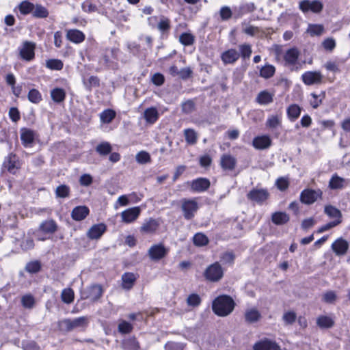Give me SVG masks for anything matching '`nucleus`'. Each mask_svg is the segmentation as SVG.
Segmentation results:
<instances>
[{
  "instance_id": "obj_37",
  "label": "nucleus",
  "mask_w": 350,
  "mask_h": 350,
  "mask_svg": "<svg viewBox=\"0 0 350 350\" xmlns=\"http://www.w3.org/2000/svg\"><path fill=\"white\" fill-rule=\"evenodd\" d=\"M282 115L276 114L269 116L266 121V126L271 129H275L281 124Z\"/></svg>"
},
{
  "instance_id": "obj_28",
  "label": "nucleus",
  "mask_w": 350,
  "mask_h": 350,
  "mask_svg": "<svg viewBox=\"0 0 350 350\" xmlns=\"http://www.w3.org/2000/svg\"><path fill=\"white\" fill-rule=\"evenodd\" d=\"M39 230L45 234H53L57 230V224L53 219H47L40 224Z\"/></svg>"
},
{
  "instance_id": "obj_53",
  "label": "nucleus",
  "mask_w": 350,
  "mask_h": 350,
  "mask_svg": "<svg viewBox=\"0 0 350 350\" xmlns=\"http://www.w3.org/2000/svg\"><path fill=\"white\" fill-rule=\"evenodd\" d=\"M85 88L91 90L92 88H96L100 85V80L96 76H91L87 81H83Z\"/></svg>"
},
{
  "instance_id": "obj_20",
  "label": "nucleus",
  "mask_w": 350,
  "mask_h": 350,
  "mask_svg": "<svg viewBox=\"0 0 350 350\" xmlns=\"http://www.w3.org/2000/svg\"><path fill=\"white\" fill-rule=\"evenodd\" d=\"M262 317L260 311L254 307L247 308L244 312L245 321L249 323H254Z\"/></svg>"
},
{
  "instance_id": "obj_29",
  "label": "nucleus",
  "mask_w": 350,
  "mask_h": 350,
  "mask_svg": "<svg viewBox=\"0 0 350 350\" xmlns=\"http://www.w3.org/2000/svg\"><path fill=\"white\" fill-rule=\"evenodd\" d=\"M316 323L321 329H329L334 325V319L331 316L320 315Z\"/></svg>"
},
{
  "instance_id": "obj_52",
  "label": "nucleus",
  "mask_w": 350,
  "mask_h": 350,
  "mask_svg": "<svg viewBox=\"0 0 350 350\" xmlns=\"http://www.w3.org/2000/svg\"><path fill=\"white\" fill-rule=\"evenodd\" d=\"M28 99L31 103L38 104L42 100V95L36 89H31L28 93Z\"/></svg>"
},
{
  "instance_id": "obj_2",
  "label": "nucleus",
  "mask_w": 350,
  "mask_h": 350,
  "mask_svg": "<svg viewBox=\"0 0 350 350\" xmlns=\"http://www.w3.org/2000/svg\"><path fill=\"white\" fill-rule=\"evenodd\" d=\"M119 50L116 48L107 49L104 51L102 57L99 59V65L100 68H117V57Z\"/></svg>"
},
{
  "instance_id": "obj_11",
  "label": "nucleus",
  "mask_w": 350,
  "mask_h": 350,
  "mask_svg": "<svg viewBox=\"0 0 350 350\" xmlns=\"http://www.w3.org/2000/svg\"><path fill=\"white\" fill-rule=\"evenodd\" d=\"M88 323V319L86 317H81L72 320L67 319L62 321V324L67 331H71L78 327H84L87 326Z\"/></svg>"
},
{
  "instance_id": "obj_15",
  "label": "nucleus",
  "mask_w": 350,
  "mask_h": 350,
  "mask_svg": "<svg viewBox=\"0 0 350 350\" xmlns=\"http://www.w3.org/2000/svg\"><path fill=\"white\" fill-rule=\"evenodd\" d=\"M240 57L239 52L235 49H230L221 54V59L224 64H234Z\"/></svg>"
},
{
  "instance_id": "obj_47",
  "label": "nucleus",
  "mask_w": 350,
  "mask_h": 350,
  "mask_svg": "<svg viewBox=\"0 0 350 350\" xmlns=\"http://www.w3.org/2000/svg\"><path fill=\"white\" fill-rule=\"evenodd\" d=\"M70 187L66 185H61L55 189V196L57 198H65L69 197Z\"/></svg>"
},
{
  "instance_id": "obj_42",
  "label": "nucleus",
  "mask_w": 350,
  "mask_h": 350,
  "mask_svg": "<svg viewBox=\"0 0 350 350\" xmlns=\"http://www.w3.org/2000/svg\"><path fill=\"white\" fill-rule=\"evenodd\" d=\"M275 68L273 66L267 64L262 67L260 70V76L265 79H269L273 76Z\"/></svg>"
},
{
  "instance_id": "obj_6",
  "label": "nucleus",
  "mask_w": 350,
  "mask_h": 350,
  "mask_svg": "<svg viewBox=\"0 0 350 350\" xmlns=\"http://www.w3.org/2000/svg\"><path fill=\"white\" fill-rule=\"evenodd\" d=\"M169 252V249L165 247L163 244H154L148 250V254L150 258L153 261H159L165 258Z\"/></svg>"
},
{
  "instance_id": "obj_5",
  "label": "nucleus",
  "mask_w": 350,
  "mask_h": 350,
  "mask_svg": "<svg viewBox=\"0 0 350 350\" xmlns=\"http://www.w3.org/2000/svg\"><path fill=\"white\" fill-rule=\"evenodd\" d=\"M103 295V288L100 285L94 284L87 287L81 292V299H90L94 302L98 300Z\"/></svg>"
},
{
  "instance_id": "obj_19",
  "label": "nucleus",
  "mask_w": 350,
  "mask_h": 350,
  "mask_svg": "<svg viewBox=\"0 0 350 350\" xmlns=\"http://www.w3.org/2000/svg\"><path fill=\"white\" fill-rule=\"evenodd\" d=\"M106 226L104 224H98L92 226L87 232L90 239H98L106 231Z\"/></svg>"
},
{
  "instance_id": "obj_48",
  "label": "nucleus",
  "mask_w": 350,
  "mask_h": 350,
  "mask_svg": "<svg viewBox=\"0 0 350 350\" xmlns=\"http://www.w3.org/2000/svg\"><path fill=\"white\" fill-rule=\"evenodd\" d=\"M63 66V62L57 59H51L46 62V66L51 70H60Z\"/></svg>"
},
{
  "instance_id": "obj_55",
  "label": "nucleus",
  "mask_w": 350,
  "mask_h": 350,
  "mask_svg": "<svg viewBox=\"0 0 350 350\" xmlns=\"http://www.w3.org/2000/svg\"><path fill=\"white\" fill-rule=\"evenodd\" d=\"M179 41L185 46H189L194 42V36L189 33H183L179 37Z\"/></svg>"
},
{
  "instance_id": "obj_30",
  "label": "nucleus",
  "mask_w": 350,
  "mask_h": 350,
  "mask_svg": "<svg viewBox=\"0 0 350 350\" xmlns=\"http://www.w3.org/2000/svg\"><path fill=\"white\" fill-rule=\"evenodd\" d=\"M299 56V51L296 48H291L286 51L284 59L286 64L294 65L296 64Z\"/></svg>"
},
{
  "instance_id": "obj_18",
  "label": "nucleus",
  "mask_w": 350,
  "mask_h": 350,
  "mask_svg": "<svg viewBox=\"0 0 350 350\" xmlns=\"http://www.w3.org/2000/svg\"><path fill=\"white\" fill-rule=\"evenodd\" d=\"M254 350H280V347L273 341L268 339L261 340L256 342Z\"/></svg>"
},
{
  "instance_id": "obj_17",
  "label": "nucleus",
  "mask_w": 350,
  "mask_h": 350,
  "mask_svg": "<svg viewBox=\"0 0 350 350\" xmlns=\"http://www.w3.org/2000/svg\"><path fill=\"white\" fill-rule=\"evenodd\" d=\"M141 209L138 206L129 208L121 213L122 221L124 223L133 222L139 217Z\"/></svg>"
},
{
  "instance_id": "obj_41",
  "label": "nucleus",
  "mask_w": 350,
  "mask_h": 350,
  "mask_svg": "<svg viewBox=\"0 0 350 350\" xmlns=\"http://www.w3.org/2000/svg\"><path fill=\"white\" fill-rule=\"evenodd\" d=\"M36 304L34 297L31 294H26L21 297V304L27 309H31L34 307Z\"/></svg>"
},
{
  "instance_id": "obj_13",
  "label": "nucleus",
  "mask_w": 350,
  "mask_h": 350,
  "mask_svg": "<svg viewBox=\"0 0 350 350\" xmlns=\"http://www.w3.org/2000/svg\"><path fill=\"white\" fill-rule=\"evenodd\" d=\"M3 167L11 174H15L20 168L18 159L16 154L10 153L3 162Z\"/></svg>"
},
{
  "instance_id": "obj_14",
  "label": "nucleus",
  "mask_w": 350,
  "mask_h": 350,
  "mask_svg": "<svg viewBox=\"0 0 350 350\" xmlns=\"http://www.w3.org/2000/svg\"><path fill=\"white\" fill-rule=\"evenodd\" d=\"M36 44L32 42L25 41L20 50V55L23 59L31 61L34 58V50Z\"/></svg>"
},
{
  "instance_id": "obj_60",
  "label": "nucleus",
  "mask_w": 350,
  "mask_h": 350,
  "mask_svg": "<svg viewBox=\"0 0 350 350\" xmlns=\"http://www.w3.org/2000/svg\"><path fill=\"white\" fill-rule=\"evenodd\" d=\"M159 31L162 32L167 31L170 28V21L168 18L162 16L157 26Z\"/></svg>"
},
{
  "instance_id": "obj_43",
  "label": "nucleus",
  "mask_w": 350,
  "mask_h": 350,
  "mask_svg": "<svg viewBox=\"0 0 350 350\" xmlns=\"http://www.w3.org/2000/svg\"><path fill=\"white\" fill-rule=\"evenodd\" d=\"M116 117V112L112 109H106L103 111L100 115V118L103 123L109 124Z\"/></svg>"
},
{
  "instance_id": "obj_36",
  "label": "nucleus",
  "mask_w": 350,
  "mask_h": 350,
  "mask_svg": "<svg viewBox=\"0 0 350 350\" xmlns=\"http://www.w3.org/2000/svg\"><path fill=\"white\" fill-rule=\"evenodd\" d=\"M301 108L295 104L291 105L287 108V116L292 122L297 120L300 116Z\"/></svg>"
},
{
  "instance_id": "obj_26",
  "label": "nucleus",
  "mask_w": 350,
  "mask_h": 350,
  "mask_svg": "<svg viewBox=\"0 0 350 350\" xmlns=\"http://www.w3.org/2000/svg\"><path fill=\"white\" fill-rule=\"evenodd\" d=\"M220 164L224 170H232L236 166L237 160L232 155L225 154L221 157Z\"/></svg>"
},
{
  "instance_id": "obj_59",
  "label": "nucleus",
  "mask_w": 350,
  "mask_h": 350,
  "mask_svg": "<svg viewBox=\"0 0 350 350\" xmlns=\"http://www.w3.org/2000/svg\"><path fill=\"white\" fill-rule=\"evenodd\" d=\"M219 16L222 21H228L232 17V12L230 7L223 6L219 10Z\"/></svg>"
},
{
  "instance_id": "obj_35",
  "label": "nucleus",
  "mask_w": 350,
  "mask_h": 350,
  "mask_svg": "<svg viewBox=\"0 0 350 350\" xmlns=\"http://www.w3.org/2000/svg\"><path fill=\"white\" fill-rule=\"evenodd\" d=\"M271 221L275 225H284L289 221V216L284 212H275L272 215Z\"/></svg>"
},
{
  "instance_id": "obj_63",
  "label": "nucleus",
  "mask_w": 350,
  "mask_h": 350,
  "mask_svg": "<svg viewBox=\"0 0 350 350\" xmlns=\"http://www.w3.org/2000/svg\"><path fill=\"white\" fill-rule=\"evenodd\" d=\"M297 316L294 312H286L283 314L282 319L286 325L293 324L296 320Z\"/></svg>"
},
{
  "instance_id": "obj_40",
  "label": "nucleus",
  "mask_w": 350,
  "mask_h": 350,
  "mask_svg": "<svg viewBox=\"0 0 350 350\" xmlns=\"http://www.w3.org/2000/svg\"><path fill=\"white\" fill-rule=\"evenodd\" d=\"M112 150V147L111 144L107 142H103L100 144H99L96 147V151L100 155V156H106L109 154Z\"/></svg>"
},
{
  "instance_id": "obj_49",
  "label": "nucleus",
  "mask_w": 350,
  "mask_h": 350,
  "mask_svg": "<svg viewBox=\"0 0 350 350\" xmlns=\"http://www.w3.org/2000/svg\"><path fill=\"white\" fill-rule=\"evenodd\" d=\"M186 142L189 144H195L197 142V134L193 129H185L184 131Z\"/></svg>"
},
{
  "instance_id": "obj_34",
  "label": "nucleus",
  "mask_w": 350,
  "mask_h": 350,
  "mask_svg": "<svg viewBox=\"0 0 350 350\" xmlns=\"http://www.w3.org/2000/svg\"><path fill=\"white\" fill-rule=\"evenodd\" d=\"M51 99L56 103L64 102L66 98V92L60 88H55L51 91Z\"/></svg>"
},
{
  "instance_id": "obj_39",
  "label": "nucleus",
  "mask_w": 350,
  "mask_h": 350,
  "mask_svg": "<svg viewBox=\"0 0 350 350\" xmlns=\"http://www.w3.org/2000/svg\"><path fill=\"white\" fill-rule=\"evenodd\" d=\"M61 298L64 303L70 304L74 301L75 293L72 288H64L61 293Z\"/></svg>"
},
{
  "instance_id": "obj_9",
  "label": "nucleus",
  "mask_w": 350,
  "mask_h": 350,
  "mask_svg": "<svg viewBox=\"0 0 350 350\" xmlns=\"http://www.w3.org/2000/svg\"><path fill=\"white\" fill-rule=\"evenodd\" d=\"M299 7L303 12L311 11L314 13H319L323 10V5L318 0H303L299 2Z\"/></svg>"
},
{
  "instance_id": "obj_64",
  "label": "nucleus",
  "mask_w": 350,
  "mask_h": 350,
  "mask_svg": "<svg viewBox=\"0 0 350 350\" xmlns=\"http://www.w3.org/2000/svg\"><path fill=\"white\" fill-rule=\"evenodd\" d=\"M195 108V104L193 100H188L182 104V111L185 113H191Z\"/></svg>"
},
{
  "instance_id": "obj_4",
  "label": "nucleus",
  "mask_w": 350,
  "mask_h": 350,
  "mask_svg": "<svg viewBox=\"0 0 350 350\" xmlns=\"http://www.w3.org/2000/svg\"><path fill=\"white\" fill-rule=\"evenodd\" d=\"M223 275V269L217 262L209 265L204 273L205 278L210 282L219 281L221 279Z\"/></svg>"
},
{
  "instance_id": "obj_23",
  "label": "nucleus",
  "mask_w": 350,
  "mask_h": 350,
  "mask_svg": "<svg viewBox=\"0 0 350 350\" xmlns=\"http://www.w3.org/2000/svg\"><path fill=\"white\" fill-rule=\"evenodd\" d=\"M210 187V181L205 178H199L192 181L191 189L196 192H203Z\"/></svg>"
},
{
  "instance_id": "obj_7",
  "label": "nucleus",
  "mask_w": 350,
  "mask_h": 350,
  "mask_svg": "<svg viewBox=\"0 0 350 350\" xmlns=\"http://www.w3.org/2000/svg\"><path fill=\"white\" fill-rule=\"evenodd\" d=\"M323 192L321 189H307L301 191L300 195L301 202L304 204H311L317 200L318 198H321Z\"/></svg>"
},
{
  "instance_id": "obj_50",
  "label": "nucleus",
  "mask_w": 350,
  "mask_h": 350,
  "mask_svg": "<svg viewBox=\"0 0 350 350\" xmlns=\"http://www.w3.org/2000/svg\"><path fill=\"white\" fill-rule=\"evenodd\" d=\"M325 213L330 217L336 218V219H340L341 213L340 211L333 206L329 205L325 207Z\"/></svg>"
},
{
  "instance_id": "obj_12",
  "label": "nucleus",
  "mask_w": 350,
  "mask_h": 350,
  "mask_svg": "<svg viewBox=\"0 0 350 350\" xmlns=\"http://www.w3.org/2000/svg\"><path fill=\"white\" fill-rule=\"evenodd\" d=\"M301 78L306 85H312L321 83L323 76L321 73L318 71H308L302 75Z\"/></svg>"
},
{
  "instance_id": "obj_44",
  "label": "nucleus",
  "mask_w": 350,
  "mask_h": 350,
  "mask_svg": "<svg viewBox=\"0 0 350 350\" xmlns=\"http://www.w3.org/2000/svg\"><path fill=\"white\" fill-rule=\"evenodd\" d=\"M240 57L243 59H248L252 53V46L250 44H242L239 46Z\"/></svg>"
},
{
  "instance_id": "obj_45",
  "label": "nucleus",
  "mask_w": 350,
  "mask_h": 350,
  "mask_svg": "<svg viewBox=\"0 0 350 350\" xmlns=\"http://www.w3.org/2000/svg\"><path fill=\"white\" fill-rule=\"evenodd\" d=\"M193 243L196 246H204L208 244V239L203 233H196L193 238Z\"/></svg>"
},
{
  "instance_id": "obj_57",
  "label": "nucleus",
  "mask_w": 350,
  "mask_h": 350,
  "mask_svg": "<svg viewBox=\"0 0 350 350\" xmlns=\"http://www.w3.org/2000/svg\"><path fill=\"white\" fill-rule=\"evenodd\" d=\"M136 161L140 164H145L150 161V156L146 151H140L136 154Z\"/></svg>"
},
{
  "instance_id": "obj_32",
  "label": "nucleus",
  "mask_w": 350,
  "mask_h": 350,
  "mask_svg": "<svg viewBox=\"0 0 350 350\" xmlns=\"http://www.w3.org/2000/svg\"><path fill=\"white\" fill-rule=\"evenodd\" d=\"M274 94L267 90L260 92L256 98L258 103L262 105H268L273 102Z\"/></svg>"
},
{
  "instance_id": "obj_38",
  "label": "nucleus",
  "mask_w": 350,
  "mask_h": 350,
  "mask_svg": "<svg viewBox=\"0 0 350 350\" xmlns=\"http://www.w3.org/2000/svg\"><path fill=\"white\" fill-rule=\"evenodd\" d=\"M34 10H33L32 16L35 18H44L49 16L47 9L40 4L34 5Z\"/></svg>"
},
{
  "instance_id": "obj_24",
  "label": "nucleus",
  "mask_w": 350,
  "mask_h": 350,
  "mask_svg": "<svg viewBox=\"0 0 350 350\" xmlns=\"http://www.w3.org/2000/svg\"><path fill=\"white\" fill-rule=\"evenodd\" d=\"M66 38L73 43L79 44L84 41L85 36L80 30L72 29L67 31Z\"/></svg>"
},
{
  "instance_id": "obj_46",
  "label": "nucleus",
  "mask_w": 350,
  "mask_h": 350,
  "mask_svg": "<svg viewBox=\"0 0 350 350\" xmlns=\"http://www.w3.org/2000/svg\"><path fill=\"white\" fill-rule=\"evenodd\" d=\"M34 4L29 1H24L21 3L18 8L21 13L26 15L30 13L32 14L33 10H34Z\"/></svg>"
},
{
  "instance_id": "obj_1",
  "label": "nucleus",
  "mask_w": 350,
  "mask_h": 350,
  "mask_svg": "<svg viewBox=\"0 0 350 350\" xmlns=\"http://www.w3.org/2000/svg\"><path fill=\"white\" fill-rule=\"evenodd\" d=\"M234 301L228 295H221L217 297L213 302V312L218 316L226 317L234 310Z\"/></svg>"
},
{
  "instance_id": "obj_31",
  "label": "nucleus",
  "mask_w": 350,
  "mask_h": 350,
  "mask_svg": "<svg viewBox=\"0 0 350 350\" xmlns=\"http://www.w3.org/2000/svg\"><path fill=\"white\" fill-rule=\"evenodd\" d=\"M159 112L156 107L147 108L144 112V118L146 122L150 124H154L159 119Z\"/></svg>"
},
{
  "instance_id": "obj_56",
  "label": "nucleus",
  "mask_w": 350,
  "mask_h": 350,
  "mask_svg": "<svg viewBox=\"0 0 350 350\" xmlns=\"http://www.w3.org/2000/svg\"><path fill=\"white\" fill-rule=\"evenodd\" d=\"M118 329L121 334H129L133 330V325L126 321H121L118 325Z\"/></svg>"
},
{
  "instance_id": "obj_16",
  "label": "nucleus",
  "mask_w": 350,
  "mask_h": 350,
  "mask_svg": "<svg viewBox=\"0 0 350 350\" xmlns=\"http://www.w3.org/2000/svg\"><path fill=\"white\" fill-rule=\"evenodd\" d=\"M349 243L342 238H338L332 245V250L336 256H344L348 251Z\"/></svg>"
},
{
  "instance_id": "obj_10",
  "label": "nucleus",
  "mask_w": 350,
  "mask_h": 350,
  "mask_svg": "<svg viewBox=\"0 0 350 350\" xmlns=\"http://www.w3.org/2000/svg\"><path fill=\"white\" fill-rule=\"evenodd\" d=\"M247 198L257 204H262L269 197V193L265 189H253L247 195Z\"/></svg>"
},
{
  "instance_id": "obj_25",
  "label": "nucleus",
  "mask_w": 350,
  "mask_h": 350,
  "mask_svg": "<svg viewBox=\"0 0 350 350\" xmlns=\"http://www.w3.org/2000/svg\"><path fill=\"white\" fill-rule=\"evenodd\" d=\"M20 133L22 144L25 146H29L33 142L35 137V133L33 131L27 128H22L20 130Z\"/></svg>"
},
{
  "instance_id": "obj_8",
  "label": "nucleus",
  "mask_w": 350,
  "mask_h": 350,
  "mask_svg": "<svg viewBox=\"0 0 350 350\" xmlns=\"http://www.w3.org/2000/svg\"><path fill=\"white\" fill-rule=\"evenodd\" d=\"M350 184V180L334 174L329 180L328 187L331 190H343Z\"/></svg>"
},
{
  "instance_id": "obj_62",
  "label": "nucleus",
  "mask_w": 350,
  "mask_h": 350,
  "mask_svg": "<svg viewBox=\"0 0 350 350\" xmlns=\"http://www.w3.org/2000/svg\"><path fill=\"white\" fill-rule=\"evenodd\" d=\"M234 260V255L232 252H226L221 256V262L223 264H232Z\"/></svg>"
},
{
  "instance_id": "obj_51",
  "label": "nucleus",
  "mask_w": 350,
  "mask_h": 350,
  "mask_svg": "<svg viewBox=\"0 0 350 350\" xmlns=\"http://www.w3.org/2000/svg\"><path fill=\"white\" fill-rule=\"evenodd\" d=\"M307 31L312 36H321L324 31V27L322 25H309Z\"/></svg>"
},
{
  "instance_id": "obj_21",
  "label": "nucleus",
  "mask_w": 350,
  "mask_h": 350,
  "mask_svg": "<svg viewBox=\"0 0 350 350\" xmlns=\"http://www.w3.org/2000/svg\"><path fill=\"white\" fill-rule=\"evenodd\" d=\"M252 144L256 149H267L271 145V139L268 135L258 136L253 139Z\"/></svg>"
},
{
  "instance_id": "obj_54",
  "label": "nucleus",
  "mask_w": 350,
  "mask_h": 350,
  "mask_svg": "<svg viewBox=\"0 0 350 350\" xmlns=\"http://www.w3.org/2000/svg\"><path fill=\"white\" fill-rule=\"evenodd\" d=\"M124 347L126 350H139V345L135 338H131L124 342Z\"/></svg>"
},
{
  "instance_id": "obj_27",
  "label": "nucleus",
  "mask_w": 350,
  "mask_h": 350,
  "mask_svg": "<svg viewBox=\"0 0 350 350\" xmlns=\"http://www.w3.org/2000/svg\"><path fill=\"white\" fill-rule=\"evenodd\" d=\"M89 212V208L87 206H79L73 208L71 216L75 221H81L88 215Z\"/></svg>"
},
{
  "instance_id": "obj_61",
  "label": "nucleus",
  "mask_w": 350,
  "mask_h": 350,
  "mask_svg": "<svg viewBox=\"0 0 350 350\" xmlns=\"http://www.w3.org/2000/svg\"><path fill=\"white\" fill-rule=\"evenodd\" d=\"M336 299L337 295L332 291H327L323 295V301L327 304H334Z\"/></svg>"
},
{
  "instance_id": "obj_58",
  "label": "nucleus",
  "mask_w": 350,
  "mask_h": 350,
  "mask_svg": "<svg viewBox=\"0 0 350 350\" xmlns=\"http://www.w3.org/2000/svg\"><path fill=\"white\" fill-rule=\"evenodd\" d=\"M187 303L189 306L196 307L200 304L201 299L198 294L193 293L187 297Z\"/></svg>"
},
{
  "instance_id": "obj_22",
  "label": "nucleus",
  "mask_w": 350,
  "mask_h": 350,
  "mask_svg": "<svg viewBox=\"0 0 350 350\" xmlns=\"http://www.w3.org/2000/svg\"><path fill=\"white\" fill-rule=\"evenodd\" d=\"M160 225L159 219H149L146 221L140 228V230L143 233L152 234L156 232Z\"/></svg>"
},
{
  "instance_id": "obj_3",
  "label": "nucleus",
  "mask_w": 350,
  "mask_h": 350,
  "mask_svg": "<svg viewBox=\"0 0 350 350\" xmlns=\"http://www.w3.org/2000/svg\"><path fill=\"white\" fill-rule=\"evenodd\" d=\"M198 208V203L195 199H183L181 200V210L187 220L193 219Z\"/></svg>"
},
{
  "instance_id": "obj_33",
  "label": "nucleus",
  "mask_w": 350,
  "mask_h": 350,
  "mask_svg": "<svg viewBox=\"0 0 350 350\" xmlns=\"http://www.w3.org/2000/svg\"><path fill=\"white\" fill-rule=\"evenodd\" d=\"M122 287L124 289H131L136 280V277L133 273H125L122 276Z\"/></svg>"
}]
</instances>
